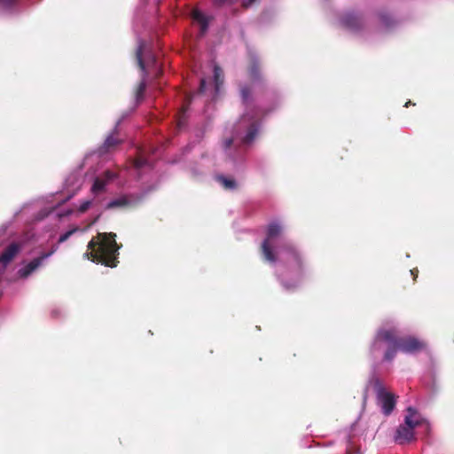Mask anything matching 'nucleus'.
Listing matches in <instances>:
<instances>
[{
    "label": "nucleus",
    "mask_w": 454,
    "mask_h": 454,
    "mask_svg": "<svg viewBox=\"0 0 454 454\" xmlns=\"http://www.w3.org/2000/svg\"><path fill=\"white\" fill-rule=\"evenodd\" d=\"M407 411L409 414L405 417L404 424L400 425L396 429L395 439L399 444L412 441L414 439V428L419 424V420L414 419L416 411L409 407Z\"/></svg>",
    "instance_id": "3"
},
{
    "label": "nucleus",
    "mask_w": 454,
    "mask_h": 454,
    "mask_svg": "<svg viewBox=\"0 0 454 454\" xmlns=\"http://www.w3.org/2000/svg\"><path fill=\"white\" fill-rule=\"evenodd\" d=\"M282 231V227L278 223H270L267 228V237L262 241L261 251L263 258L270 262H276L277 256L271 248L270 240L279 236Z\"/></svg>",
    "instance_id": "5"
},
{
    "label": "nucleus",
    "mask_w": 454,
    "mask_h": 454,
    "mask_svg": "<svg viewBox=\"0 0 454 454\" xmlns=\"http://www.w3.org/2000/svg\"><path fill=\"white\" fill-rule=\"evenodd\" d=\"M214 79L215 83V90H218L223 82V71L218 66H215L214 67Z\"/></svg>",
    "instance_id": "17"
},
{
    "label": "nucleus",
    "mask_w": 454,
    "mask_h": 454,
    "mask_svg": "<svg viewBox=\"0 0 454 454\" xmlns=\"http://www.w3.org/2000/svg\"><path fill=\"white\" fill-rule=\"evenodd\" d=\"M281 249L286 253V260L287 262L293 261L295 264V267L299 270H302V259L299 253V251L296 249V247L289 242L284 243L281 247Z\"/></svg>",
    "instance_id": "12"
},
{
    "label": "nucleus",
    "mask_w": 454,
    "mask_h": 454,
    "mask_svg": "<svg viewBox=\"0 0 454 454\" xmlns=\"http://www.w3.org/2000/svg\"><path fill=\"white\" fill-rule=\"evenodd\" d=\"M260 129V121L253 116H250L248 114H243V116L239 121L236 128H235V136H239L240 131L242 129H246L247 133L242 137V143L244 145H250L257 136Z\"/></svg>",
    "instance_id": "4"
},
{
    "label": "nucleus",
    "mask_w": 454,
    "mask_h": 454,
    "mask_svg": "<svg viewBox=\"0 0 454 454\" xmlns=\"http://www.w3.org/2000/svg\"><path fill=\"white\" fill-rule=\"evenodd\" d=\"M341 25L352 31V32H359L364 27V20L363 17L355 12H347L340 18Z\"/></svg>",
    "instance_id": "7"
},
{
    "label": "nucleus",
    "mask_w": 454,
    "mask_h": 454,
    "mask_svg": "<svg viewBox=\"0 0 454 454\" xmlns=\"http://www.w3.org/2000/svg\"><path fill=\"white\" fill-rule=\"evenodd\" d=\"M106 184L107 180H105L101 177H96L91 187V192L93 193H98L100 192H103Z\"/></svg>",
    "instance_id": "15"
},
{
    "label": "nucleus",
    "mask_w": 454,
    "mask_h": 454,
    "mask_svg": "<svg viewBox=\"0 0 454 454\" xmlns=\"http://www.w3.org/2000/svg\"><path fill=\"white\" fill-rule=\"evenodd\" d=\"M411 101H408V102H406V103H405V106H405V107H408V106H411Z\"/></svg>",
    "instance_id": "29"
},
{
    "label": "nucleus",
    "mask_w": 454,
    "mask_h": 454,
    "mask_svg": "<svg viewBox=\"0 0 454 454\" xmlns=\"http://www.w3.org/2000/svg\"><path fill=\"white\" fill-rule=\"evenodd\" d=\"M377 398L385 415H389L395 407V396L387 392L379 380L375 383Z\"/></svg>",
    "instance_id": "6"
},
{
    "label": "nucleus",
    "mask_w": 454,
    "mask_h": 454,
    "mask_svg": "<svg viewBox=\"0 0 454 454\" xmlns=\"http://www.w3.org/2000/svg\"><path fill=\"white\" fill-rule=\"evenodd\" d=\"M116 234L114 232L98 233L92 238L87 246V251L83 256L93 262L101 263L106 267L114 268L119 261L117 258L118 246Z\"/></svg>",
    "instance_id": "1"
},
{
    "label": "nucleus",
    "mask_w": 454,
    "mask_h": 454,
    "mask_svg": "<svg viewBox=\"0 0 454 454\" xmlns=\"http://www.w3.org/2000/svg\"><path fill=\"white\" fill-rule=\"evenodd\" d=\"M137 63H138V67L139 68L144 71L145 73V65L144 63V60H143V58H142V51L141 49H139L137 51ZM145 75H146V74H145Z\"/></svg>",
    "instance_id": "21"
},
{
    "label": "nucleus",
    "mask_w": 454,
    "mask_h": 454,
    "mask_svg": "<svg viewBox=\"0 0 454 454\" xmlns=\"http://www.w3.org/2000/svg\"><path fill=\"white\" fill-rule=\"evenodd\" d=\"M130 205V201L126 196L111 200L106 207V209H114L118 207H126Z\"/></svg>",
    "instance_id": "13"
},
{
    "label": "nucleus",
    "mask_w": 454,
    "mask_h": 454,
    "mask_svg": "<svg viewBox=\"0 0 454 454\" xmlns=\"http://www.w3.org/2000/svg\"><path fill=\"white\" fill-rule=\"evenodd\" d=\"M378 342H386L388 347L384 354L386 361H392L397 351L404 353H416L425 348L426 344L414 336L398 337L397 331L395 328L380 329L375 336L373 346Z\"/></svg>",
    "instance_id": "2"
},
{
    "label": "nucleus",
    "mask_w": 454,
    "mask_h": 454,
    "mask_svg": "<svg viewBox=\"0 0 454 454\" xmlns=\"http://www.w3.org/2000/svg\"><path fill=\"white\" fill-rule=\"evenodd\" d=\"M240 95H241L243 103L247 104L251 98L252 90L250 89V87H248L247 85H243L240 87Z\"/></svg>",
    "instance_id": "19"
},
{
    "label": "nucleus",
    "mask_w": 454,
    "mask_h": 454,
    "mask_svg": "<svg viewBox=\"0 0 454 454\" xmlns=\"http://www.w3.org/2000/svg\"><path fill=\"white\" fill-rule=\"evenodd\" d=\"M90 204H91V202L90 200H86V201L82 202L78 208L79 212H81V213L86 212L90 208Z\"/></svg>",
    "instance_id": "24"
},
{
    "label": "nucleus",
    "mask_w": 454,
    "mask_h": 454,
    "mask_svg": "<svg viewBox=\"0 0 454 454\" xmlns=\"http://www.w3.org/2000/svg\"><path fill=\"white\" fill-rule=\"evenodd\" d=\"M380 20L382 23L387 27H390L393 24L392 18L387 14L381 15Z\"/></svg>",
    "instance_id": "23"
},
{
    "label": "nucleus",
    "mask_w": 454,
    "mask_h": 454,
    "mask_svg": "<svg viewBox=\"0 0 454 454\" xmlns=\"http://www.w3.org/2000/svg\"><path fill=\"white\" fill-rule=\"evenodd\" d=\"M205 90H206V81H205V79H201L200 83L199 92L204 93Z\"/></svg>",
    "instance_id": "27"
},
{
    "label": "nucleus",
    "mask_w": 454,
    "mask_h": 454,
    "mask_svg": "<svg viewBox=\"0 0 454 454\" xmlns=\"http://www.w3.org/2000/svg\"><path fill=\"white\" fill-rule=\"evenodd\" d=\"M253 2H247L244 4V7L247 8Z\"/></svg>",
    "instance_id": "28"
},
{
    "label": "nucleus",
    "mask_w": 454,
    "mask_h": 454,
    "mask_svg": "<svg viewBox=\"0 0 454 454\" xmlns=\"http://www.w3.org/2000/svg\"><path fill=\"white\" fill-rule=\"evenodd\" d=\"M21 246L19 243L12 242L8 245L4 250L0 254V264L6 268L13 259L20 254Z\"/></svg>",
    "instance_id": "10"
},
{
    "label": "nucleus",
    "mask_w": 454,
    "mask_h": 454,
    "mask_svg": "<svg viewBox=\"0 0 454 454\" xmlns=\"http://www.w3.org/2000/svg\"><path fill=\"white\" fill-rule=\"evenodd\" d=\"M217 179L225 189L233 190L237 188V184L234 179L227 178L223 176H218Z\"/></svg>",
    "instance_id": "18"
},
{
    "label": "nucleus",
    "mask_w": 454,
    "mask_h": 454,
    "mask_svg": "<svg viewBox=\"0 0 454 454\" xmlns=\"http://www.w3.org/2000/svg\"><path fill=\"white\" fill-rule=\"evenodd\" d=\"M123 142V139L120 138L118 136L117 128L114 129V132L110 134L102 145H100L98 149V152L100 155H104L106 153H111L115 148Z\"/></svg>",
    "instance_id": "8"
},
{
    "label": "nucleus",
    "mask_w": 454,
    "mask_h": 454,
    "mask_svg": "<svg viewBox=\"0 0 454 454\" xmlns=\"http://www.w3.org/2000/svg\"><path fill=\"white\" fill-rule=\"evenodd\" d=\"M114 177H115V175L112 171L106 170L104 173V176L102 178L105 180H107V183H108L110 180H113Z\"/></svg>",
    "instance_id": "25"
},
{
    "label": "nucleus",
    "mask_w": 454,
    "mask_h": 454,
    "mask_svg": "<svg viewBox=\"0 0 454 454\" xmlns=\"http://www.w3.org/2000/svg\"><path fill=\"white\" fill-rule=\"evenodd\" d=\"M178 124H179V125H182V124H183V121H182V119H181V118H180V120H179Z\"/></svg>",
    "instance_id": "30"
},
{
    "label": "nucleus",
    "mask_w": 454,
    "mask_h": 454,
    "mask_svg": "<svg viewBox=\"0 0 454 454\" xmlns=\"http://www.w3.org/2000/svg\"><path fill=\"white\" fill-rule=\"evenodd\" d=\"M79 229L77 227L73 228L72 230L67 231V232L60 235L59 239V243H63L67 241L74 233H75Z\"/></svg>",
    "instance_id": "20"
},
{
    "label": "nucleus",
    "mask_w": 454,
    "mask_h": 454,
    "mask_svg": "<svg viewBox=\"0 0 454 454\" xmlns=\"http://www.w3.org/2000/svg\"><path fill=\"white\" fill-rule=\"evenodd\" d=\"M190 16L194 22L200 25V35L203 36L207 31L208 24L210 20L213 19L212 16L206 15L198 8H193L191 11Z\"/></svg>",
    "instance_id": "11"
},
{
    "label": "nucleus",
    "mask_w": 454,
    "mask_h": 454,
    "mask_svg": "<svg viewBox=\"0 0 454 454\" xmlns=\"http://www.w3.org/2000/svg\"><path fill=\"white\" fill-rule=\"evenodd\" d=\"M249 75L253 82L260 81L262 79L260 67L256 62H254L250 66Z\"/></svg>",
    "instance_id": "16"
},
{
    "label": "nucleus",
    "mask_w": 454,
    "mask_h": 454,
    "mask_svg": "<svg viewBox=\"0 0 454 454\" xmlns=\"http://www.w3.org/2000/svg\"><path fill=\"white\" fill-rule=\"evenodd\" d=\"M147 164V160L142 157H137L134 160V166L137 168H143L144 166H145Z\"/></svg>",
    "instance_id": "22"
},
{
    "label": "nucleus",
    "mask_w": 454,
    "mask_h": 454,
    "mask_svg": "<svg viewBox=\"0 0 454 454\" xmlns=\"http://www.w3.org/2000/svg\"><path fill=\"white\" fill-rule=\"evenodd\" d=\"M233 144V138L232 137H229V138H225L223 141V146L224 149H229L231 148V146Z\"/></svg>",
    "instance_id": "26"
},
{
    "label": "nucleus",
    "mask_w": 454,
    "mask_h": 454,
    "mask_svg": "<svg viewBox=\"0 0 454 454\" xmlns=\"http://www.w3.org/2000/svg\"><path fill=\"white\" fill-rule=\"evenodd\" d=\"M145 90H146V82H145V77H144L142 79V81L138 83V85L137 86L136 91H135V97H136V100L137 103H139L143 99Z\"/></svg>",
    "instance_id": "14"
},
{
    "label": "nucleus",
    "mask_w": 454,
    "mask_h": 454,
    "mask_svg": "<svg viewBox=\"0 0 454 454\" xmlns=\"http://www.w3.org/2000/svg\"><path fill=\"white\" fill-rule=\"evenodd\" d=\"M58 249V247H53L49 253L43 254L41 256L33 259L30 262H28L24 268L19 270V274L21 278L28 277L34 270H35L43 262V261L52 254H54Z\"/></svg>",
    "instance_id": "9"
}]
</instances>
